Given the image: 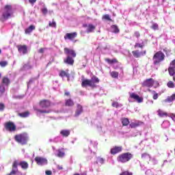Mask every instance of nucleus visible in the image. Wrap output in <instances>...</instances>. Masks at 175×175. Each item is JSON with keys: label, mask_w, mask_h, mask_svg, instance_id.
Segmentation results:
<instances>
[{"label": "nucleus", "mask_w": 175, "mask_h": 175, "mask_svg": "<svg viewBox=\"0 0 175 175\" xmlns=\"http://www.w3.org/2000/svg\"><path fill=\"white\" fill-rule=\"evenodd\" d=\"M81 80V87L83 88H87V87H90L91 88H96V87H98L96 84H99V82L100 81L99 78L95 75H94L91 79H82Z\"/></svg>", "instance_id": "obj_1"}, {"label": "nucleus", "mask_w": 175, "mask_h": 175, "mask_svg": "<svg viewBox=\"0 0 175 175\" xmlns=\"http://www.w3.org/2000/svg\"><path fill=\"white\" fill-rule=\"evenodd\" d=\"M2 15L0 16V21L9 20L13 14V8L11 5H6L1 10Z\"/></svg>", "instance_id": "obj_2"}, {"label": "nucleus", "mask_w": 175, "mask_h": 175, "mask_svg": "<svg viewBox=\"0 0 175 175\" xmlns=\"http://www.w3.org/2000/svg\"><path fill=\"white\" fill-rule=\"evenodd\" d=\"M132 158H133V154L129 152H127L119 154L117 157V161L120 163H126V162H129Z\"/></svg>", "instance_id": "obj_3"}, {"label": "nucleus", "mask_w": 175, "mask_h": 175, "mask_svg": "<svg viewBox=\"0 0 175 175\" xmlns=\"http://www.w3.org/2000/svg\"><path fill=\"white\" fill-rule=\"evenodd\" d=\"M14 140L15 142H17V143H19L22 146H25V144L28 143L29 140L28 134H27V133H23L21 134L16 135L14 136Z\"/></svg>", "instance_id": "obj_4"}, {"label": "nucleus", "mask_w": 175, "mask_h": 175, "mask_svg": "<svg viewBox=\"0 0 175 175\" xmlns=\"http://www.w3.org/2000/svg\"><path fill=\"white\" fill-rule=\"evenodd\" d=\"M152 59L154 65H159L162 61H165V54L162 51H158L154 55Z\"/></svg>", "instance_id": "obj_5"}, {"label": "nucleus", "mask_w": 175, "mask_h": 175, "mask_svg": "<svg viewBox=\"0 0 175 175\" xmlns=\"http://www.w3.org/2000/svg\"><path fill=\"white\" fill-rule=\"evenodd\" d=\"M4 128L5 131H8V132H14L16 129V124L11 121L5 122L4 124Z\"/></svg>", "instance_id": "obj_6"}, {"label": "nucleus", "mask_w": 175, "mask_h": 175, "mask_svg": "<svg viewBox=\"0 0 175 175\" xmlns=\"http://www.w3.org/2000/svg\"><path fill=\"white\" fill-rule=\"evenodd\" d=\"M17 173H18V161L15 160L12 163L10 173L7 175H16Z\"/></svg>", "instance_id": "obj_7"}, {"label": "nucleus", "mask_w": 175, "mask_h": 175, "mask_svg": "<svg viewBox=\"0 0 175 175\" xmlns=\"http://www.w3.org/2000/svg\"><path fill=\"white\" fill-rule=\"evenodd\" d=\"M39 106H40L42 109H49V107L51 106V101L47 99L41 100L39 102Z\"/></svg>", "instance_id": "obj_8"}, {"label": "nucleus", "mask_w": 175, "mask_h": 175, "mask_svg": "<svg viewBox=\"0 0 175 175\" xmlns=\"http://www.w3.org/2000/svg\"><path fill=\"white\" fill-rule=\"evenodd\" d=\"M152 85H154V79L152 78L146 79L142 83V87H146L148 88L152 87Z\"/></svg>", "instance_id": "obj_9"}, {"label": "nucleus", "mask_w": 175, "mask_h": 175, "mask_svg": "<svg viewBox=\"0 0 175 175\" xmlns=\"http://www.w3.org/2000/svg\"><path fill=\"white\" fill-rule=\"evenodd\" d=\"M64 54L67 56L72 57V58H76V51L73 49H70L69 48H64Z\"/></svg>", "instance_id": "obj_10"}, {"label": "nucleus", "mask_w": 175, "mask_h": 175, "mask_svg": "<svg viewBox=\"0 0 175 175\" xmlns=\"http://www.w3.org/2000/svg\"><path fill=\"white\" fill-rule=\"evenodd\" d=\"M77 38V32L67 33L64 36L65 40H73Z\"/></svg>", "instance_id": "obj_11"}, {"label": "nucleus", "mask_w": 175, "mask_h": 175, "mask_svg": "<svg viewBox=\"0 0 175 175\" xmlns=\"http://www.w3.org/2000/svg\"><path fill=\"white\" fill-rule=\"evenodd\" d=\"M122 151V146H113L110 150V154L111 155H116V154H120Z\"/></svg>", "instance_id": "obj_12"}, {"label": "nucleus", "mask_w": 175, "mask_h": 175, "mask_svg": "<svg viewBox=\"0 0 175 175\" xmlns=\"http://www.w3.org/2000/svg\"><path fill=\"white\" fill-rule=\"evenodd\" d=\"M18 53L23 55L28 54V47L27 45H18L17 46Z\"/></svg>", "instance_id": "obj_13"}, {"label": "nucleus", "mask_w": 175, "mask_h": 175, "mask_svg": "<svg viewBox=\"0 0 175 175\" xmlns=\"http://www.w3.org/2000/svg\"><path fill=\"white\" fill-rule=\"evenodd\" d=\"M34 161L36 162L37 165H46L47 164V159L40 157H36L34 159Z\"/></svg>", "instance_id": "obj_14"}, {"label": "nucleus", "mask_w": 175, "mask_h": 175, "mask_svg": "<svg viewBox=\"0 0 175 175\" xmlns=\"http://www.w3.org/2000/svg\"><path fill=\"white\" fill-rule=\"evenodd\" d=\"M59 77H62V79H64V77H67L68 80H69V79H70V74H69V70H60V72L59 73Z\"/></svg>", "instance_id": "obj_15"}, {"label": "nucleus", "mask_w": 175, "mask_h": 175, "mask_svg": "<svg viewBox=\"0 0 175 175\" xmlns=\"http://www.w3.org/2000/svg\"><path fill=\"white\" fill-rule=\"evenodd\" d=\"M130 98L131 99H135V100H137V102L138 103H143V100H144L143 97H139V95H137L135 93H131Z\"/></svg>", "instance_id": "obj_16"}, {"label": "nucleus", "mask_w": 175, "mask_h": 175, "mask_svg": "<svg viewBox=\"0 0 175 175\" xmlns=\"http://www.w3.org/2000/svg\"><path fill=\"white\" fill-rule=\"evenodd\" d=\"M132 54H133V57H135V58H140V57H142V55H146V51H144L143 52H142V51L140 52V51H139V50H136V51H133Z\"/></svg>", "instance_id": "obj_17"}, {"label": "nucleus", "mask_w": 175, "mask_h": 175, "mask_svg": "<svg viewBox=\"0 0 175 175\" xmlns=\"http://www.w3.org/2000/svg\"><path fill=\"white\" fill-rule=\"evenodd\" d=\"M73 58L74 57H72V56H67L66 58L64 59V64H67V65L73 66L75 64V59Z\"/></svg>", "instance_id": "obj_18"}, {"label": "nucleus", "mask_w": 175, "mask_h": 175, "mask_svg": "<svg viewBox=\"0 0 175 175\" xmlns=\"http://www.w3.org/2000/svg\"><path fill=\"white\" fill-rule=\"evenodd\" d=\"M18 166H21L23 170H27L29 167V164L25 161H21L19 163L18 161Z\"/></svg>", "instance_id": "obj_19"}, {"label": "nucleus", "mask_w": 175, "mask_h": 175, "mask_svg": "<svg viewBox=\"0 0 175 175\" xmlns=\"http://www.w3.org/2000/svg\"><path fill=\"white\" fill-rule=\"evenodd\" d=\"M141 125H143V122H142V121H135L134 122H131L129 124V126H130V128L133 129L135 128H137V127L140 126Z\"/></svg>", "instance_id": "obj_20"}, {"label": "nucleus", "mask_w": 175, "mask_h": 175, "mask_svg": "<svg viewBox=\"0 0 175 175\" xmlns=\"http://www.w3.org/2000/svg\"><path fill=\"white\" fill-rule=\"evenodd\" d=\"M81 113H83V106H81L80 104H77V110L75 113V117H79Z\"/></svg>", "instance_id": "obj_21"}, {"label": "nucleus", "mask_w": 175, "mask_h": 175, "mask_svg": "<svg viewBox=\"0 0 175 175\" xmlns=\"http://www.w3.org/2000/svg\"><path fill=\"white\" fill-rule=\"evenodd\" d=\"M35 29H36V27H35V25H31L30 26H29V27L25 29V33L26 35H29L30 33H31L32 31H35Z\"/></svg>", "instance_id": "obj_22"}, {"label": "nucleus", "mask_w": 175, "mask_h": 175, "mask_svg": "<svg viewBox=\"0 0 175 175\" xmlns=\"http://www.w3.org/2000/svg\"><path fill=\"white\" fill-rule=\"evenodd\" d=\"M30 114L31 112H29V111H25V112L18 113V117H21V118H27L29 117Z\"/></svg>", "instance_id": "obj_23"}, {"label": "nucleus", "mask_w": 175, "mask_h": 175, "mask_svg": "<svg viewBox=\"0 0 175 175\" xmlns=\"http://www.w3.org/2000/svg\"><path fill=\"white\" fill-rule=\"evenodd\" d=\"M105 62H107V64H109V65H113V64H118V59H117L116 58H113L112 59L109 58H105Z\"/></svg>", "instance_id": "obj_24"}, {"label": "nucleus", "mask_w": 175, "mask_h": 175, "mask_svg": "<svg viewBox=\"0 0 175 175\" xmlns=\"http://www.w3.org/2000/svg\"><path fill=\"white\" fill-rule=\"evenodd\" d=\"M65 106H67L68 107H72L75 106V102L72 98L66 99L65 100Z\"/></svg>", "instance_id": "obj_25"}, {"label": "nucleus", "mask_w": 175, "mask_h": 175, "mask_svg": "<svg viewBox=\"0 0 175 175\" xmlns=\"http://www.w3.org/2000/svg\"><path fill=\"white\" fill-rule=\"evenodd\" d=\"M96 28V27H95V25H94L92 24H89L88 26V28L86 29L87 33H91L94 32V31H95Z\"/></svg>", "instance_id": "obj_26"}, {"label": "nucleus", "mask_w": 175, "mask_h": 175, "mask_svg": "<svg viewBox=\"0 0 175 175\" xmlns=\"http://www.w3.org/2000/svg\"><path fill=\"white\" fill-rule=\"evenodd\" d=\"M64 150L65 149L64 148L57 150V157H58V158H64L65 157Z\"/></svg>", "instance_id": "obj_27"}, {"label": "nucleus", "mask_w": 175, "mask_h": 175, "mask_svg": "<svg viewBox=\"0 0 175 175\" xmlns=\"http://www.w3.org/2000/svg\"><path fill=\"white\" fill-rule=\"evenodd\" d=\"M168 73L170 76L174 77L175 75V66H170L168 68Z\"/></svg>", "instance_id": "obj_28"}, {"label": "nucleus", "mask_w": 175, "mask_h": 175, "mask_svg": "<svg viewBox=\"0 0 175 175\" xmlns=\"http://www.w3.org/2000/svg\"><path fill=\"white\" fill-rule=\"evenodd\" d=\"M122 124L123 126H128V124H129V119L128 118H123L121 119Z\"/></svg>", "instance_id": "obj_29"}, {"label": "nucleus", "mask_w": 175, "mask_h": 175, "mask_svg": "<svg viewBox=\"0 0 175 175\" xmlns=\"http://www.w3.org/2000/svg\"><path fill=\"white\" fill-rule=\"evenodd\" d=\"M150 159L151 157L150 154H148V153H143L142 154V159H143V161H150Z\"/></svg>", "instance_id": "obj_30"}, {"label": "nucleus", "mask_w": 175, "mask_h": 175, "mask_svg": "<svg viewBox=\"0 0 175 175\" xmlns=\"http://www.w3.org/2000/svg\"><path fill=\"white\" fill-rule=\"evenodd\" d=\"M148 92H152V98L154 99V100H157V99H158L159 95H158V93H157V92L155 90H151L149 89Z\"/></svg>", "instance_id": "obj_31"}, {"label": "nucleus", "mask_w": 175, "mask_h": 175, "mask_svg": "<svg viewBox=\"0 0 175 175\" xmlns=\"http://www.w3.org/2000/svg\"><path fill=\"white\" fill-rule=\"evenodd\" d=\"M159 117H167V113L162 111L161 109H159L157 111Z\"/></svg>", "instance_id": "obj_32"}, {"label": "nucleus", "mask_w": 175, "mask_h": 175, "mask_svg": "<svg viewBox=\"0 0 175 175\" xmlns=\"http://www.w3.org/2000/svg\"><path fill=\"white\" fill-rule=\"evenodd\" d=\"M60 133L64 137H68L70 135V131L69 130H62Z\"/></svg>", "instance_id": "obj_33"}, {"label": "nucleus", "mask_w": 175, "mask_h": 175, "mask_svg": "<svg viewBox=\"0 0 175 175\" xmlns=\"http://www.w3.org/2000/svg\"><path fill=\"white\" fill-rule=\"evenodd\" d=\"M2 83L3 84H5V85H9V84H10V79L8 77H3Z\"/></svg>", "instance_id": "obj_34"}, {"label": "nucleus", "mask_w": 175, "mask_h": 175, "mask_svg": "<svg viewBox=\"0 0 175 175\" xmlns=\"http://www.w3.org/2000/svg\"><path fill=\"white\" fill-rule=\"evenodd\" d=\"M111 27L113 29V32H114V33H118L120 32V29H118V26L113 25Z\"/></svg>", "instance_id": "obj_35"}, {"label": "nucleus", "mask_w": 175, "mask_h": 175, "mask_svg": "<svg viewBox=\"0 0 175 175\" xmlns=\"http://www.w3.org/2000/svg\"><path fill=\"white\" fill-rule=\"evenodd\" d=\"M110 75H111V77L113 78V79H118V72L117 71H112L110 72Z\"/></svg>", "instance_id": "obj_36"}, {"label": "nucleus", "mask_w": 175, "mask_h": 175, "mask_svg": "<svg viewBox=\"0 0 175 175\" xmlns=\"http://www.w3.org/2000/svg\"><path fill=\"white\" fill-rule=\"evenodd\" d=\"M49 27H51V28H57V23L55 21H54V19H53L52 22L49 21Z\"/></svg>", "instance_id": "obj_37"}, {"label": "nucleus", "mask_w": 175, "mask_h": 175, "mask_svg": "<svg viewBox=\"0 0 175 175\" xmlns=\"http://www.w3.org/2000/svg\"><path fill=\"white\" fill-rule=\"evenodd\" d=\"M173 100H175V94H172L170 96H168L165 100V102H173Z\"/></svg>", "instance_id": "obj_38"}, {"label": "nucleus", "mask_w": 175, "mask_h": 175, "mask_svg": "<svg viewBox=\"0 0 175 175\" xmlns=\"http://www.w3.org/2000/svg\"><path fill=\"white\" fill-rule=\"evenodd\" d=\"M103 20H106L107 21H113V19L110 18V15L105 14L102 17Z\"/></svg>", "instance_id": "obj_39"}, {"label": "nucleus", "mask_w": 175, "mask_h": 175, "mask_svg": "<svg viewBox=\"0 0 175 175\" xmlns=\"http://www.w3.org/2000/svg\"><path fill=\"white\" fill-rule=\"evenodd\" d=\"M167 87H168V88H175L174 82H173L172 81H168L167 83Z\"/></svg>", "instance_id": "obj_40"}, {"label": "nucleus", "mask_w": 175, "mask_h": 175, "mask_svg": "<svg viewBox=\"0 0 175 175\" xmlns=\"http://www.w3.org/2000/svg\"><path fill=\"white\" fill-rule=\"evenodd\" d=\"M36 110V111H38V113H40L41 114H49V113H50V111H47V110H42L39 109H37Z\"/></svg>", "instance_id": "obj_41"}, {"label": "nucleus", "mask_w": 175, "mask_h": 175, "mask_svg": "<svg viewBox=\"0 0 175 175\" xmlns=\"http://www.w3.org/2000/svg\"><path fill=\"white\" fill-rule=\"evenodd\" d=\"M96 163H100V165H103V163H105V159L102 157H98L96 160Z\"/></svg>", "instance_id": "obj_42"}, {"label": "nucleus", "mask_w": 175, "mask_h": 175, "mask_svg": "<svg viewBox=\"0 0 175 175\" xmlns=\"http://www.w3.org/2000/svg\"><path fill=\"white\" fill-rule=\"evenodd\" d=\"M144 44L136 42L134 45L135 49H143Z\"/></svg>", "instance_id": "obj_43"}, {"label": "nucleus", "mask_w": 175, "mask_h": 175, "mask_svg": "<svg viewBox=\"0 0 175 175\" xmlns=\"http://www.w3.org/2000/svg\"><path fill=\"white\" fill-rule=\"evenodd\" d=\"M152 29H154V31H157L159 29V26L157 23H153L151 26Z\"/></svg>", "instance_id": "obj_44"}, {"label": "nucleus", "mask_w": 175, "mask_h": 175, "mask_svg": "<svg viewBox=\"0 0 175 175\" xmlns=\"http://www.w3.org/2000/svg\"><path fill=\"white\" fill-rule=\"evenodd\" d=\"M120 175H133V174L129 171H124Z\"/></svg>", "instance_id": "obj_45"}, {"label": "nucleus", "mask_w": 175, "mask_h": 175, "mask_svg": "<svg viewBox=\"0 0 175 175\" xmlns=\"http://www.w3.org/2000/svg\"><path fill=\"white\" fill-rule=\"evenodd\" d=\"M112 107H116V109H118V107H120V104L118 103V102H113L111 104Z\"/></svg>", "instance_id": "obj_46"}, {"label": "nucleus", "mask_w": 175, "mask_h": 175, "mask_svg": "<svg viewBox=\"0 0 175 175\" xmlns=\"http://www.w3.org/2000/svg\"><path fill=\"white\" fill-rule=\"evenodd\" d=\"M7 65H8V62H6V61L0 62V66L2 68H5V66H7Z\"/></svg>", "instance_id": "obj_47"}, {"label": "nucleus", "mask_w": 175, "mask_h": 175, "mask_svg": "<svg viewBox=\"0 0 175 175\" xmlns=\"http://www.w3.org/2000/svg\"><path fill=\"white\" fill-rule=\"evenodd\" d=\"M0 93L1 95L5 93V86L3 85H0Z\"/></svg>", "instance_id": "obj_48"}, {"label": "nucleus", "mask_w": 175, "mask_h": 175, "mask_svg": "<svg viewBox=\"0 0 175 175\" xmlns=\"http://www.w3.org/2000/svg\"><path fill=\"white\" fill-rule=\"evenodd\" d=\"M14 99H23L24 98V95H17L13 96L12 97Z\"/></svg>", "instance_id": "obj_49"}, {"label": "nucleus", "mask_w": 175, "mask_h": 175, "mask_svg": "<svg viewBox=\"0 0 175 175\" xmlns=\"http://www.w3.org/2000/svg\"><path fill=\"white\" fill-rule=\"evenodd\" d=\"M5 110V104L0 103V111H3Z\"/></svg>", "instance_id": "obj_50"}, {"label": "nucleus", "mask_w": 175, "mask_h": 175, "mask_svg": "<svg viewBox=\"0 0 175 175\" xmlns=\"http://www.w3.org/2000/svg\"><path fill=\"white\" fill-rule=\"evenodd\" d=\"M48 10H47V8H44L42 9V14L46 16V14L48 13Z\"/></svg>", "instance_id": "obj_51"}, {"label": "nucleus", "mask_w": 175, "mask_h": 175, "mask_svg": "<svg viewBox=\"0 0 175 175\" xmlns=\"http://www.w3.org/2000/svg\"><path fill=\"white\" fill-rule=\"evenodd\" d=\"M164 53H165L167 57H169V53H170V50H168L167 49L165 48L163 49Z\"/></svg>", "instance_id": "obj_52"}, {"label": "nucleus", "mask_w": 175, "mask_h": 175, "mask_svg": "<svg viewBox=\"0 0 175 175\" xmlns=\"http://www.w3.org/2000/svg\"><path fill=\"white\" fill-rule=\"evenodd\" d=\"M134 36H135V38H140V32L135 31Z\"/></svg>", "instance_id": "obj_53"}, {"label": "nucleus", "mask_w": 175, "mask_h": 175, "mask_svg": "<svg viewBox=\"0 0 175 175\" xmlns=\"http://www.w3.org/2000/svg\"><path fill=\"white\" fill-rule=\"evenodd\" d=\"M57 168L58 170H64V167H62V165H57Z\"/></svg>", "instance_id": "obj_54"}, {"label": "nucleus", "mask_w": 175, "mask_h": 175, "mask_svg": "<svg viewBox=\"0 0 175 175\" xmlns=\"http://www.w3.org/2000/svg\"><path fill=\"white\" fill-rule=\"evenodd\" d=\"M45 174H46V175H52L53 174V172H51L50 170H46L45 172Z\"/></svg>", "instance_id": "obj_55"}, {"label": "nucleus", "mask_w": 175, "mask_h": 175, "mask_svg": "<svg viewBox=\"0 0 175 175\" xmlns=\"http://www.w3.org/2000/svg\"><path fill=\"white\" fill-rule=\"evenodd\" d=\"M64 95L65 96H70V92L65 90Z\"/></svg>", "instance_id": "obj_56"}, {"label": "nucleus", "mask_w": 175, "mask_h": 175, "mask_svg": "<svg viewBox=\"0 0 175 175\" xmlns=\"http://www.w3.org/2000/svg\"><path fill=\"white\" fill-rule=\"evenodd\" d=\"M38 53H40V54H43V53H44V49L40 48L38 51Z\"/></svg>", "instance_id": "obj_57"}, {"label": "nucleus", "mask_w": 175, "mask_h": 175, "mask_svg": "<svg viewBox=\"0 0 175 175\" xmlns=\"http://www.w3.org/2000/svg\"><path fill=\"white\" fill-rule=\"evenodd\" d=\"M29 2L31 5H33V3H36V0H29Z\"/></svg>", "instance_id": "obj_58"}, {"label": "nucleus", "mask_w": 175, "mask_h": 175, "mask_svg": "<svg viewBox=\"0 0 175 175\" xmlns=\"http://www.w3.org/2000/svg\"><path fill=\"white\" fill-rule=\"evenodd\" d=\"M171 66H175V59L172 60L170 63Z\"/></svg>", "instance_id": "obj_59"}, {"label": "nucleus", "mask_w": 175, "mask_h": 175, "mask_svg": "<svg viewBox=\"0 0 175 175\" xmlns=\"http://www.w3.org/2000/svg\"><path fill=\"white\" fill-rule=\"evenodd\" d=\"M83 28H88V25L84 24L83 25Z\"/></svg>", "instance_id": "obj_60"}, {"label": "nucleus", "mask_w": 175, "mask_h": 175, "mask_svg": "<svg viewBox=\"0 0 175 175\" xmlns=\"http://www.w3.org/2000/svg\"><path fill=\"white\" fill-rule=\"evenodd\" d=\"M73 175H80V174H79V173H75V174H74ZM81 175H87V174H81Z\"/></svg>", "instance_id": "obj_61"}, {"label": "nucleus", "mask_w": 175, "mask_h": 175, "mask_svg": "<svg viewBox=\"0 0 175 175\" xmlns=\"http://www.w3.org/2000/svg\"><path fill=\"white\" fill-rule=\"evenodd\" d=\"M172 116L174 118H175V113H172Z\"/></svg>", "instance_id": "obj_62"}, {"label": "nucleus", "mask_w": 175, "mask_h": 175, "mask_svg": "<svg viewBox=\"0 0 175 175\" xmlns=\"http://www.w3.org/2000/svg\"><path fill=\"white\" fill-rule=\"evenodd\" d=\"M49 65H51V62H49L47 64V66H49Z\"/></svg>", "instance_id": "obj_63"}, {"label": "nucleus", "mask_w": 175, "mask_h": 175, "mask_svg": "<svg viewBox=\"0 0 175 175\" xmlns=\"http://www.w3.org/2000/svg\"><path fill=\"white\" fill-rule=\"evenodd\" d=\"M0 54H2V50L0 49Z\"/></svg>", "instance_id": "obj_64"}]
</instances>
